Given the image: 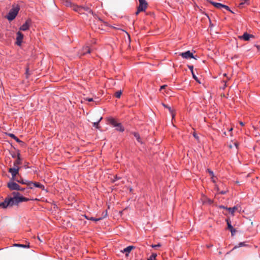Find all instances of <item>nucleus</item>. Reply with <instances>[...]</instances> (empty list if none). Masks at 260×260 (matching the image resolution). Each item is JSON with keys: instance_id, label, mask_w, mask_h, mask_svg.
Returning a JSON list of instances; mask_svg holds the SVG:
<instances>
[{"instance_id": "1", "label": "nucleus", "mask_w": 260, "mask_h": 260, "mask_svg": "<svg viewBox=\"0 0 260 260\" xmlns=\"http://www.w3.org/2000/svg\"><path fill=\"white\" fill-rule=\"evenodd\" d=\"M20 10V7L18 5L13 6L12 8L10 10L7 16V18L9 21L14 20L17 15L18 12Z\"/></svg>"}, {"instance_id": "2", "label": "nucleus", "mask_w": 260, "mask_h": 260, "mask_svg": "<svg viewBox=\"0 0 260 260\" xmlns=\"http://www.w3.org/2000/svg\"><path fill=\"white\" fill-rule=\"evenodd\" d=\"M73 10L80 14L84 13L86 12L88 13L92 14V11L90 8L87 6H79L77 5H73Z\"/></svg>"}, {"instance_id": "3", "label": "nucleus", "mask_w": 260, "mask_h": 260, "mask_svg": "<svg viewBox=\"0 0 260 260\" xmlns=\"http://www.w3.org/2000/svg\"><path fill=\"white\" fill-rule=\"evenodd\" d=\"M13 195L16 205H18L19 203L26 202L29 200L28 198L21 196L20 193L18 192H13Z\"/></svg>"}, {"instance_id": "4", "label": "nucleus", "mask_w": 260, "mask_h": 260, "mask_svg": "<svg viewBox=\"0 0 260 260\" xmlns=\"http://www.w3.org/2000/svg\"><path fill=\"white\" fill-rule=\"evenodd\" d=\"M2 208L5 209L9 206L16 205L13 197L6 198L4 202H2Z\"/></svg>"}, {"instance_id": "5", "label": "nucleus", "mask_w": 260, "mask_h": 260, "mask_svg": "<svg viewBox=\"0 0 260 260\" xmlns=\"http://www.w3.org/2000/svg\"><path fill=\"white\" fill-rule=\"evenodd\" d=\"M108 121L111 125L116 128V129L117 131L121 132H123L124 131V127L122 126L121 124L120 123L117 122V121L114 118H109L108 119Z\"/></svg>"}, {"instance_id": "6", "label": "nucleus", "mask_w": 260, "mask_h": 260, "mask_svg": "<svg viewBox=\"0 0 260 260\" xmlns=\"http://www.w3.org/2000/svg\"><path fill=\"white\" fill-rule=\"evenodd\" d=\"M8 187L12 190H19L21 189V187L13 180H11L8 183Z\"/></svg>"}, {"instance_id": "7", "label": "nucleus", "mask_w": 260, "mask_h": 260, "mask_svg": "<svg viewBox=\"0 0 260 260\" xmlns=\"http://www.w3.org/2000/svg\"><path fill=\"white\" fill-rule=\"evenodd\" d=\"M14 181L22 184H26L29 187V188L32 189V187L30 186V185L32 184V181H30L27 180H24L21 178H20L19 179L17 178L14 180Z\"/></svg>"}, {"instance_id": "8", "label": "nucleus", "mask_w": 260, "mask_h": 260, "mask_svg": "<svg viewBox=\"0 0 260 260\" xmlns=\"http://www.w3.org/2000/svg\"><path fill=\"white\" fill-rule=\"evenodd\" d=\"M19 171V168H10L9 169V172L12 175L11 180L14 181L16 178V175L18 174Z\"/></svg>"}, {"instance_id": "9", "label": "nucleus", "mask_w": 260, "mask_h": 260, "mask_svg": "<svg viewBox=\"0 0 260 260\" xmlns=\"http://www.w3.org/2000/svg\"><path fill=\"white\" fill-rule=\"evenodd\" d=\"M180 55L184 58L188 59L191 58L197 59V58L193 56V54L190 51L181 53Z\"/></svg>"}, {"instance_id": "10", "label": "nucleus", "mask_w": 260, "mask_h": 260, "mask_svg": "<svg viewBox=\"0 0 260 260\" xmlns=\"http://www.w3.org/2000/svg\"><path fill=\"white\" fill-rule=\"evenodd\" d=\"M23 39V35L20 31L17 32L16 42V44L18 46H21Z\"/></svg>"}, {"instance_id": "11", "label": "nucleus", "mask_w": 260, "mask_h": 260, "mask_svg": "<svg viewBox=\"0 0 260 260\" xmlns=\"http://www.w3.org/2000/svg\"><path fill=\"white\" fill-rule=\"evenodd\" d=\"M31 24V21L30 20H27L25 21V22L20 26L19 28L20 30L22 31H26L29 29V27Z\"/></svg>"}, {"instance_id": "12", "label": "nucleus", "mask_w": 260, "mask_h": 260, "mask_svg": "<svg viewBox=\"0 0 260 260\" xmlns=\"http://www.w3.org/2000/svg\"><path fill=\"white\" fill-rule=\"evenodd\" d=\"M239 38L240 39H243L245 41H248L249 40L250 38H253V36L250 35L247 32H244L242 36H239Z\"/></svg>"}, {"instance_id": "13", "label": "nucleus", "mask_w": 260, "mask_h": 260, "mask_svg": "<svg viewBox=\"0 0 260 260\" xmlns=\"http://www.w3.org/2000/svg\"><path fill=\"white\" fill-rule=\"evenodd\" d=\"M90 49L89 48L88 46H85L82 48V50H81L79 52V54L80 56L84 55L86 54L87 53H90Z\"/></svg>"}, {"instance_id": "14", "label": "nucleus", "mask_w": 260, "mask_h": 260, "mask_svg": "<svg viewBox=\"0 0 260 260\" xmlns=\"http://www.w3.org/2000/svg\"><path fill=\"white\" fill-rule=\"evenodd\" d=\"M209 2L210 3L212 4L215 7H216L217 9H221L223 7V4H222L221 3H215V2H212L211 1H209Z\"/></svg>"}, {"instance_id": "15", "label": "nucleus", "mask_w": 260, "mask_h": 260, "mask_svg": "<svg viewBox=\"0 0 260 260\" xmlns=\"http://www.w3.org/2000/svg\"><path fill=\"white\" fill-rule=\"evenodd\" d=\"M31 185H33V186H35V187H38V188H41L42 189L44 190V188H45V187L43 185L39 183H38V182H32V184Z\"/></svg>"}, {"instance_id": "16", "label": "nucleus", "mask_w": 260, "mask_h": 260, "mask_svg": "<svg viewBox=\"0 0 260 260\" xmlns=\"http://www.w3.org/2000/svg\"><path fill=\"white\" fill-rule=\"evenodd\" d=\"M247 245L246 244V242H240L238 245L235 246L232 250H234L235 249H237L238 248L243 247V246H246Z\"/></svg>"}, {"instance_id": "17", "label": "nucleus", "mask_w": 260, "mask_h": 260, "mask_svg": "<svg viewBox=\"0 0 260 260\" xmlns=\"http://www.w3.org/2000/svg\"><path fill=\"white\" fill-rule=\"evenodd\" d=\"M147 4H139L138 7L139 11H144L147 8Z\"/></svg>"}, {"instance_id": "18", "label": "nucleus", "mask_w": 260, "mask_h": 260, "mask_svg": "<svg viewBox=\"0 0 260 260\" xmlns=\"http://www.w3.org/2000/svg\"><path fill=\"white\" fill-rule=\"evenodd\" d=\"M238 208L237 206H235L233 208H226V209L229 211L230 213L234 215L235 211L237 210Z\"/></svg>"}, {"instance_id": "19", "label": "nucleus", "mask_w": 260, "mask_h": 260, "mask_svg": "<svg viewBox=\"0 0 260 260\" xmlns=\"http://www.w3.org/2000/svg\"><path fill=\"white\" fill-rule=\"evenodd\" d=\"M107 215V212L106 211L105 215H104V216L103 217H100V218H95L94 217H91V218H90V220H93V221H100V220L102 219L103 218L106 217Z\"/></svg>"}, {"instance_id": "20", "label": "nucleus", "mask_w": 260, "mask_h": 260, "mask_svg": "<svg viewBox=\"0 0 260 260\" xmlns=\"http://www.w3.org/2000/svg\"><path fill=\"white\" fill-rule=\"evenodd\" d=\"M9 136L11 138L14 139L18 143H22V142L21 140H20L17 137H16L15 135H14L13 134H9Z\"/></svg>"}, {"instance_id": "21", "label": "nucleus", "mask_w": 260, "mask_h": 260, "mask_svg": "<svg viewBox=\"0 0 260 260\" xmlns=\"http://www.w3.org/2000/svg\"><path fill=\"white\" fill-rule=\"evenodd\" d=\"M14 164H15V165H19L20 164H21V159L20 157V154H18V156H17V159L14 162Z\"/></svg>"}, {"instance_id": "22", "label": "nucleus", "mask_w": 260, "mask_h": 260, "mask_svg": "<svg viewBox=\"0 0 260 260\" xmlns=\"http://www.w3.org/2000/svg\"><path fill=\"white\" fill-rule=\"evenodd\" d=\"M227 224L228 229L231 231L232 234H233V231L236 232L235 229L233 228L231 223L228 220H227Z\"/></svg>"}, {"instance_id": "23", "label": "nucleus", "mask_w": 260, "mask_h": 260, "mask_svg": "<svg viewBox=\"0 0 260 260\" xmlns=\"http://www.w3.org/2000/svg\"><path fill=\"white\" fill-rule=\"evenodd\" d=\"M134 135L135 136V137L136 138L137 140L140 143H142V142L141 140V138H140V136L139 135V134L137 133H134Z\"/></svg>"}, {"instance_id": "24", "label": "nucleus", "mask_w": 260, "mask_h": 260, "mask_svg": "<svg viewBox=\"0 0 260 260\" xmlns=\"http://www.w3.org/2000/svg\"><path fill=\"white\" fill-rule=\"evenodd\" d=\"M133 248L134 247L132 246H127L123 249V252L129 253L133 249Z\"/></svg>"}, {"instance_id": "25", "label": "nucleus", "mask_w": 260, "mask_h": 260, "mask_svg": "<svg viewBox=\"0 0 260 260\" xmlns=\"http://www.w3.org/2000/svg\"><path fill=\"white\" fill-rule=\"evenodd\" d=\"M65 5L67 7H70L71 8H72V9H73V5H75L74 4H73L71 3V2L66 0V2H65Z\"/></svg>"}, {"instance_id": "26", "label": "nucleus", "mask_w": 260, "mask_h": 260, "mask_svg": "<svg viewBox=\"0 0 260 260\" xmlns=\"http://www.w3.org/2000/svg\"><path fill=\"white\" fill-rule=\"evenodd\" d=\"M15 246L17 247H21L23 248H28L29 247V245H24V244H14Z\"/></svg>"}, {"instance_id": "27", "label": "nucleus", "mask_w": 260, "mask_h": 260, "mask_svg": "<svg viewBox=\"0 0 260 260\" xmlns=\"http://www.w3.org/2000/svg\"><path fill=\"white\" fill-rule=\"evenodd\" d=\"M156 256L157 254L156 253H152L148 260H155Z\"/></svg>"}, {"instance_id": "28", "label": "nucleus", "mask_w": 260, "mask_h": 260, "mask_svg": "<svg viewBox=\"0 0 260 260\" xmlns=\"http://www.w3.org/2000/svg\"><path fill=\"white\" fill-rule=\"evenodd\" d=\"M102 119V117H101L100 119L97 121L93 123V126L98 128V124L100 121Z\"/></svg>"}, {"instance_id": "29", "label": "nucleus", "mask_w": 260, "mask_h": 260, "mask_svg": "<svg viewBox=\"0 0 260 260\" xmlns=\"http://www.w3.org/2000/svg\"><path fill=\"white\" fill-rule=\"evenodd\" d=\"M122 94L121 90H119L115 93V96L117 98H120Z\"/></svg>"}, {"instance_id": "30", "label": "nucleus", "mask_w": 260, "mask_h": 260, "mask_svg": "<svg viewBox=\"0 0 260 260\" xmlns=\"http://www.w3.org/2000/svg\"><path fill=\"white\" fill-rule=\"evenodd\" d=\"M223 7H222V8H224L226 10H227L228 11H229L231 12L232 13H234V12L230 10V8L228 6L223 5Z\"/></svg>"}, {"instance_id": "31", "label": "nucleus", "mask_w": 260, "mask_h": 260, "mask_svg": "<svg viewBox=\"0 0 260 260\" xmlns=\"http://www.w3.org/2000/svg\"><path fill=\"white\" fill-rule=\"evenodd\" d=\"M162 105L164 107L168 108L171 113H172V110L170 107L165 105V104H162Z\"/></svg>"}, {"instance_id": "32", "label": "nucleus", "mask_w": 260, "mask_h": 260, "mask_svg": "<svg viewBox=\"0 0 260 260\" xmlns=\"http://www.w3.org/2000/svg\"><path fill=\"white\" fill-rule=\"evenodd\" d=\"M207 171L209 173V174L211 176V177H214V174L212 171L210 170V169H207Z\"/></svg>"}, {"instance_id": "33", "label": "nucleus", "mask_w": 260, "mask_h": 260, "mask_svg": "<svg viewBox=\"0 0 260 260\" xmlns=\"http://www.w3.org/2000/svg\"><path fill=\"white\" fill-rule=\"evenodd\" d=\"M152 247L153 248H156L157 247H159L161 246V245L160 243H158L157 244H156V245H151Z\"/></svg>"}, {"instance_id": "34", "label": "nucleus", "mask_w": 260, "mask_h": 260, "mask_svg": "<svg viewBox=\"0 0 260 260\" xmlns=\"http://www.w3.org/2000/svg\"><path fill=\"white\" fill-rule=\"evenodd\" d=\"M140 4H147L145 0H139Z\"/></svg>"}, {"instance_id": "35", "label": "nucleus", "mask_w": 260, "mask_h": 260, "mask_svg": "<svg viewBox=\"0 0 260 260\" xmlns=\"http://www.w3.org/2000/svg\"><path fill=\"white\" fill-rule=\"evenodd\" d=\"M191 74H192L193 78L194 80H196L197 81H198V78H197V76H196V75L194 74V72H192Z\"/></svg>"}, {"instance_id": "36", "label": "nucleus", "mask_w": 260, "mask_h": 260, "mask_svg": "<svg viewBox=\"0 0 260 260\" xmlns=\"http://www.w3.org/2000/svg\"><path fill=\"white\" fill-rule=\"evenodd\" d=\"M188 68L191 73L193 72V67L192 66H188Z\"/></svg>"}, {"instance_id": "37", "label": "nucleus", "mask_w": 260, "mask_h": 260, "mask_svg": "<svg viewBox=\"0 0 260 260\" xmlns=\"http://www.w3.org/2000/svg\"><path fill=\"white\" fill-rule=\"evenodd\" d=\"M86 100L88 102H92L93 101V99L92 98H86Z\"/></svg>"}, {"instance_id": "38", "label": "nucleus", "mask_w": 260, "mask_h": 260, "mask_svg": "<svg viewBox=\"0 0 260 260\" xmlns=\"http://www.w3.org/2000/svg\"><path fill=\"white\" fill-rule=\"evenodd\" d=\"M12 168H19V167H18V165H15V164L14 163L13 164V167Z\"/></svg>"}, {"instance_id": "39", "label": "nucleus", "mask_w": 260, "mask_h": 260, "mask_svg": "<svg viewBox=\"0 0 260 260\" xmlns=\"http://www.w3.org/2000/svg\"><path fill=\"white\" fill-rule=\"evenodd\" d=\"M211 178H212V181L213 182H215V176H214V177H211Z\"/></svg>"}, {"instance_id": "40", "label": "nucleus", "mask_w": 260, "mask_h": 260, "mask_svg": "<svg viewBox=\"0 0 260 260\" xmlns=\"http://www.w3.org/2000/svg\"><path fill=\"white\" fill-rule=\"evenodd\" d=\"M226 192V191H221L220 192V193L222 194H225Z\"/></svg>"}, {"instance_id": "41", "label": "nucleus", "mask_w": 260, "mask_h": 260, "mask_svg": "<svg viewBox=\"0 0 260 260\" xmlns=\"http://www.w3.org/2000/svg\"><path fill=\"white\" fill-rule=\"evenodd\" d=\"M177 2L179 3H183V1L182 0H175Z\"/></svg>"}, {"instance_id": "42", "label": "nucleus", "mask_w": 260, "mask_h": 260, "mask_svg": "<svg viewBox=\"0 0 260 260\" xmlns=\"http://www.w3.org/2000/svg\"><path fill=\"white\" fill-rule=\"evenodd\" d=\"M166 86V85H165L161 86L160 87V89H162L165 88Z\"/></svg>"}, {"instance_id": "43", "label": "nucleus", "mask_w": 260, "mask_h": 260, "mask_svg": "<svg viewBox=\"0 0 260 260\" xmlns=\"http://www.w3.org/2000/svg\"><path fill=\"white\" fill-rule=\"evenodd\" d=\"M141 11H139V9L138 8L137 11L136 12V14L138 15Z\"/></svg>"}, {"instance_id": "44", "label": "nucleus", "mask_w": 260, "mask_h": 260, "mask_svg": "<svg viewBox=\"0 0 260 260\" xmlns=\"http://www.w3.org/2000/svg\"><path fill=\"white\" fill-rule=\"evenodd\" d=\"M240 125H242V126L244 125V123H243V122H240Z\"/></svg>"}, {"instance_id": "45", "label": "nucleus", "mask_w": 260, "mask_h": 260, "mask_svg": "<svg viewBox=\"0 0 260 260\" xmlns=\"http://www.w3.org/2000/svg\"><path fill=\"white\" fill-rule=\"evenodd\" d=\"M85 218L87 219H89L90 220V218H89L88 216H87L86 215H85Z\"/></svg>"}, {"instance_id": "46", "label": "nucleus", "mask_w": 260, "mask_h": 260, "mask_svg": "<svg viewBox=\"0 0 260 260\" xmlns=\"http://www.w3.org/2000/svg\"><path fill=\"white\" fill-rule=\"evenodd\" d=\"M193 136H194L196 138L198 139V137L197 136V135H196V134H193Z\"/></svg>"}, {"instance_id": "47", "label": "nucleus", "mask_w": 260, "mask_h": 260, "mask_svg": "<svg viewBox=\"0 0 260 260\" xmlns=\"http://www.w3.org/2000/svg\"><path fill=\"white\" fill-rule=\"evenodd\" d=\"M38 239L41 241L42 242V240H41L39 237H38Z\"/></svg>"}, {"instance_id": "48", "label": "nucleus", "mask_w": 260, "mask_h": 260, "mask_svg": "<svg viewBox=\"0 0 260 260\" xmlns=\"http://www.w3.org/2000/svg\"><path fill=\"white\" fill-rule=\"evenodd\" d=\"M209 203H210V204H211V203H213V201H212V200H210V201H209Z\"/></svg>"}, {"instance_id": "49", "label": "nucleus", "mask_w": 260, "mask_h": 260, "mask_svg": "<svg viewBox=\"0 0 260 260\" xmlns=\"http://www.w3.org/2000/svg\"><path fill=\"white\" fill-rule=\"evenodd\" d=\"M28 69H27V70H26V74H28Z\"/></svg>"}, {"instance_id": "50", "label": "nucleus", "mask_w": 260, "mask_h": 260, "mask_svg": "<svg viewBox=\"0 0 260 260\" xmlns=\"http://www.w3.org/2000/svg\"><path fill=\"white\" fill-rule=\"evenodd\" d=\"M0 207H2V203H0Z\"/></svg>"}, {"instance_id": "51", "label": "nucleus", "mask_w": 260, "mask_h": 260, "mask_svg": "<svg viewBox=\"0 0 260 260\" xmlns=\"http://www.w3.org/2000/svg\"><path fill=\"white\" fill-rule=\"evenodd\" d=\"M24 189L21 187V189L20 190H23Z\"/></svg>"}, {"instance_id": "52", "label": "nucleus", "mask_w": 260, "mask_h": 260, "mask_svg": "<svg viewBox=\"0 0 260 260\" xmlns=\"http://www.w3.org/2000/svg\"><path fill=\"white\" fill-rule=\"evenodd\" d=\"M232 129H233V128H230V131H232Z\"/></svg>"}, {"instance_id": "53", "label": "nucleus", "mask_w": 260, "mask_h": 260, "mask_svg": "<svg viewBox=\"0 0 260 260\" xmlns=\"http://www.w3.org/2000/svg\"><path fill=\"white\" fill-rule=\"evenodd\" d=\"M235 232L233 231V234H232V235H234V233Z\"/></svg>"}, {"instance_id": "54", "label": "nucleus", "mask_w": 260, "mask_h": 260, "mask_svg": "<svg viewBox=\"0 0 260 260\" xmlns=\"http://www.w3.org/2000/svg\"><path fill=\"white\" fill-rule=\"evenodd\" d=\"M223 75H224V76H226V74H223Z\"/></svg>"}, {"instance_id": "55", "label": "nucleus", "mask_w": 260, "mask_h": 260, "mask_svg": "<svg viewBox=\"0 0 260 260\" xmlns=\"http://www.w3.org/2000/svg\"><path fill=\"white\" fill-rule=\"evenodd\" d=\"M116 179H120V178L116 177Z\"/></svg>"}, {"instance_id": "56", "label": "nucleus", "mask_w": 260, "mask_h": 260, "mask_svg": "<svg viewBox=\"0 0 260 260\" xmlns=\"http://www.w3.org/2000/svg\"><path fill=\"white\" fill-rule=\"evenodd\" d=\"M30 186L32 187V188H33V185H30Z\"/></svg>"}]
</instances>
